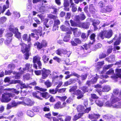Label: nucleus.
<instances>
[{
    "mask_svg": "<svg viewBox=\"0 0 121 121\" xmlns=\"http://www.w3.org/2000/svg\"><path fill=\"white\" fill-rule=\"evenodd\" d=\"M89 9L90 11L92 13H94L95 11L94 7L92 4L90 5Z\"/></svg>",
    "mask_w": 121,
    "mask_h": 121,
    "instance_id": "obj_24",
    "label": "nucleus"
},
{
    "mask_svg": "<svg viewBox=\"0 0 121 121\" xmlns=\"http://www.w3.org/2000/svg\"><path fill=\"white\" fill-rule=\"evenodd\" d=\"M5 90H7L8 91H11L12 92L15 93L17 94H18L19 93V92L17 91V90L14 88H8L5 89Z\"/></svg>",
    "mask_w": 121,
    "mask_h": 121,
    "instance_id": "obj_29",
    "label": "nucleus"
},
{
    "mask_svg": "<svg viewBox=\"0 0 121 121\" xmlns=\"http://www.w3.org/2000/svg\"><path fill=\"white\" fill-rule=\"evenodd\" d=\"M77 89V87L76 86H74L72 87L69 90V91L70 92H73L74 93L76 91V90Z\"/></svg>",
    "mask_w": 121,
    "mask_h": 121,
    "instance_id": "obj_42",
    "label": "nucleus"
},
{
    "mask_svg": "<svg viewBox=\"0 0 121 121\" xmlns=\"http://www.w3.org/2000/svg\"><path fill=\"white\" fill-rule=\"evenodd\" d=\"M34 45L35 46H36L37 48L40 49H41L43 47L41 43H40L38 42L35 43L34 44Z\"/></svg>",
    "mask_w": 121,
    "mask_h": 121,
    "instance_id": "obj_33",
    "label": "nucleus"
},
{
    "mask_svg": "<svg viewBox=\"0 0 121 121\" xmlns=\"http://www.w3.org/2000/svg\"><path fill=\"white\" fill-rule=\"evenodd\" d=\"M12 39H9L8 38L6 39V40L5 42V44L7 46H9L10 45Z\"/></svg>",
    "mask_w": 121,
    "mask_h": 121,
    "instance_id": "obj_43",
    "label": "nucleus"
},
{
    "mask_svg": "<svg viewBox=\"0 0 121 121\" xmlns=\"http://www.w3.org/2000/svg\"><path fill=\"white\" fill-rule=\"evenodd\" d=\"M56 97L59 99L61 101H64L67 98V97L66 96H56Z\"/></svg>",
    "mask_w": 121,
    "mask_h": 121,
    "instance_id": "obj_37",
    "label": "nucleus"
},
{
    "mask_svg": "<svg viewBox=\"0 0 121 121\" xmlns=\"http://www.w3.org/2000/svg\"><path fill=\"white\" fill-rule=\"evenodd\" d=\"M114 73L113 70L112 69H110L106 73V74L108 75L112 74Z\"/></svg>",
    "mask_w": 121,
    "mask_h": 121,
    "instance_id": "obj_57",
    "label": "nucleus"
},
{
    "mask_svg": "<svg viewBox=\"0 0 121 121\" xmlns=\"http://www.w3.org/2000/svg\"><path fill=\"white\" fill-rule=\"evenodd\" d=\"M14 95L12 93H4L2 95L1 101L2 102H8L11 100L10 97H13Z\"/></svg>",
    "mask_w": 121,
    "mask_h": 121,
    "instance_id": "obj_3",
    "label": "nucleus"
},
{
    "mask_svg": "<svg viewBox=\"0 0 121 121\" xmlns=\"http://www.w3.org/2000/svg\"><path fill=\"white\" fill-rule=\"evenodd\" d=\"M27 115L30 117H32L34 115L33 112L30 110H28L27 111Z\"/></svg>",
    "mask_w": 121,
    "mask_h": 121,
    "instance_id": "obj_31",
    "label": "nucleus"
},
{
    "mask_svg": "<svg viewBox=\"0 0 121 121\" xmlns=\"http://www.w3.org/2000/svg\"><path fill=\"white\" fill-rule=\"evenodd\" d=\"M51 73L50 71L48 69H46L45 68H43L41 70L42 77L43 79H46L50 74Z\"/></svg>",
    "mask_w": 121,
    "mask_h": 121,
    "instance_id": "obj_7",
    "label": "nucleus"
},
{
    "mask_svg": "<svg viewBox=\"0 0 121 121\" xmlns=\"http://www.w3.org/2000/svg\"><path fill=\"white\" fill-rule=\"evenodd\" d=\"M110 90V87L108 86H105L104 87L102 91L103 92H108Z\"/></svg>",
    "mask_w": 121,
    "mask_h": 121,
    "instance_id": "obj_28",
    "label": "nucleus"
},
{
    "mask_svg": "<svg viewBox=\"0 0 121 121\" xmlns=\"http://www.w3.org/2000/svg\"><path fill=\"white\" fill-rule=\"evenodd\" d=\"M112 10V7L109 5L104 4L101 10V12L102 13H106L110 12Z\"/></svg>",
    "mask_w": 121,
    "mask_h": 121,
    "instance_id": "obj_6",
    "label": "nucleus"
},
{
    "mask_svg": "<svg viewBox=\"0 0 121 121\" xmlns=\"http://www.w3.org/2000/svg\"><path fill=\"white\" fill-rule=\"evenodd\" d=\"M26 70L24 68L22 69V68H20L19 69V72L18 73H17L15 72H13V74L16 75L15 77L14 78L16 79L19 78L21 76V75L24 73V71Z\"/></svg>",
    "mask_w": 121,
    "mask_h": 121,
    "instance_id": "obj_8",
    "label": "nucleus"
},
{
    "mask_svg": "<svg viewBox=\"0 0 121 121\" xmlns=\"http://www.w3.org/2000/svg\"><path fill=\"white\" fill-rule=\"evenodd\" d=\"M24 106H31L33 105L35 103L34 102L30 99L28 98L24 99Z\"/></svg>",
    "mask_w": 121,
    "mask_h": 121,
    "instance_id": "obj_10",
    "label": "nucleus"
},
{
    "mask_svg": "<svg viewBox=\"0 0 121 121\" xmlns=\"http://www.w3.org/2000/svg\"><path fill=\"white\" fill-rule=\"evenodd\" d=\"M64 7H67L69 6V3L68 0H64Z\"/></svg>",
    "mask_w": 121,
    "mask_h": 121,
    "instance_id": "obj_49",
    "label": "nucleus"
},
{
    "mask_svg": "<svg viewBox=\"0 0 121 121\" xmlns=\"http://www.w3.org/2000/svg\"><path fill=\"white\" fill-rule=\"evenodd\" d=\"M56 53L58 55H60L62 53L67 54L68 57L69 56L71 53L70 52L67 51L66 50H64L63 49H59L56 51Z\"/></svg>",
    "mask_w": 121,
    "mask_h": 121,
    "instance_id": "obj_9",
    "label": "nucleus"
},
{
    "mask_svg": "<svg viewBox=\"0 0 121 121\" xmlns=\"http://www.w3.org/2000/svg\"><path fill=\"white\" fill-rule=\"evenodd\" d=\"M50 93L52 94H55L57 93V91L53 89H50L49 90Z\"/></svg>",
    "mask_w": 121,
    "mask_h": 121,
    "instance_id": "obj_62",
    "label": "nucleus"
},
{
    "mask_svg": "<svg viewBox=\"0 0 121 121\" xmlns=\"http://www.w3.org/2000/svg\"><path fill=\"white\" fill-rule=\"evenodd\" d=\"M60 28L61 30L63 31H67L68 30V28H66L65 26L64 25L61 26Z\"/></svg>",
    "mask_w": 121,
    "mask_h": 121,
    "instance_id": "obj_48",
    "label": "nucleus"
},
{
    "mask_svg": "<svg viewBox=\"0 0 121 121\" xmlns=\"http://www.w3.org/2000/svg\"><path fill=\"white\" fill-rule=\"evenodd\" d=\"M13 35V34L11 33H8L6 35V37L7 39L8 38L9 39H12V37Z\"/></svg>",
    "mask_w": 121,
    "mask_h": 121,
    "instance_id": "obj_38",
    "label": "nucleus"
},
{
    "mask_svg": "<svg viewBox=\"0 0 121 121\" xmlns=\"http://www.w3.org/2000/svg\"><path fill=\"white\" fill-rule=\"evenodd\" d=\"M76 21L77 22H74L72 20H70V22L71 24V25L72 26H76L78 23L79 22V16H77L75 17V19Z\"/></svg>",
    "mask_w": 121,
    "mask_h": 121,
    "instance_id": "obj_15",
    "label": "nucleus"
},
{
    "mask_svg": "<svg viewBox=\"0 0 121 121\" xmlns=\"http://www.w3.org/2000/svg\"><path fill=\"white\" fill-rule=\"evenodd\" d=\"M101 46L102 45L100 43L97 44H96L94 48H95V49H94V50H95L97 49L100 48Z\"/></svg>",
    "mask_w": 121,
    "mask_h": 121,
    "instance_id": "obj_61",
    "label": "nucleus"
},
{
    "mask_svg": "<svg viewBox=\"0 0 121 121\" xmlns=\"http://www.w3.org/2000/svg\"><path fill=\"white\" fill-rule=\"evenodd\" d=\"M121 100V91L120 95L118 97L113 98L111 101H108L105 104V105L107 107H111L116 108L119 107L116 104V102Z\"/></svg>",
    "mask_w": 121,
    "mask_h": 121,
    "instance_id": "obj_1",
    "label": "nucleus"
},
{
    "mask_svg": "<svg viewBox=\"0 0 121 121\" xmlns=\"http://www.w3.org/2000/svg\"><path fill=\"white\" fill-rule=\"evenodd\" d=\"M77 109L78 112H84V107L81 105H79L77 106Z\"/></svg>",
    "mask_w": 121,
    "mask_h": 121,
    "instance_id": "obj_27",
    "label": "nucleus"
},
{
    "mask_svg": "<svg viewBox=\"0 0 121 121\" xmlns=\"http://www.w3.org/2000/svg\"><path fill=\"white\" fill-rule=\"evenodd\" d=\"M9 30L15 34V36L17 38L19 39L21 37V34L18 32V30L17 28H14V26H11L9 28Z\"/></svg>",
    "mask_w": 121,
    "mask_h": 121,
    "instance_id": "obj_5",
    "label": "nucleus"
},
{
    "mask_svg": "<svg viewBox=\"0 0 121 121\" xmlns=\"http://www.w3.org/2000/svg\"><path fill=\"white\" fill-rule=\"evenodd\" d=\"M66 90V88H62L58 89L57 90L58 92L59 93H62L65 92Z\"/></svg>",
    "mask_w": 121,
    "mask_h": 121,
    "instance_id": "obj_59",
    "label": "nucleus"
},
{
    "mask_svg": "<svg viewBox=\"0 0 121 121\" xmlns=\"http://www.w3.org/2000/svg\"><path fill=\"white\" fill-rule=\"evenodd\" d=\"M42 59L44 63H47L49 59V56L45 55H44L42 56Z\"/></svg>",
    "mask_w": 121,
    "mask_h": 121,
    "instance_id": "obj_19",
    "label": "nucleus"
},
{
    "mask_svg": "<svg viewBox=\"0 0 121 121\" xmlns=\"http://www.w3.org/2000/svg\"><path fill=\"white\" fill-rule=\"evenodd\" d=\"M121 91L119 92V90L118 89H114L113 91V94L116 96L114 98L116 97H118L119 95L120 92Z\"/></svg>",
    "mask_w": 121,
    "mask_h": 121,
    "instance_id": "obj_21",
    "label": "nucleus"
},
{
    "mask_svg": "<svg viewBox=\"0 0 121 121\" xmlns=\"http://www.w3.org/2000/svg\"><path fill=\"white\" fill-rule=\"evenodd\" d=\"M35 88L37 90H39L40 91H45L47 90L46 89L42 88L38 86L36 87Z\"/></svg>",
    "mask_w": 121,
    "mask_h": 121,
    "instance_id": "obj_55",
    "label": "nucleus"
},
{
    "mask_svg": "<svg viewBox=\"0 0 121 121\" xmlns=\"http://www.w3.org/2000/svg\"><path fill=\"white\" fill-rule=\"evenodd\" d=\"M112 30H110L108 31H104V36L108 38L112 36Z\"/></svg>",
    "mask_w": 121,
    "mask_h": 121,
    "instance_id": "obj_13",
    "label": "nucleus"
},
{
    "mask_svg": "<svg viewBox=\"0 0 121 121\" xmlns=\"http://www.w3.org/2000/svg\"><path fill=\"white\" fill-rule=\"evenodd\" d=\"M100 115L99 114H94V115L92 114H89V117L90 119H92L93 118H98V117L100 116Z\"/></svg>",
    "mask_w": 121,
    "mask_h": 121,
    "instance_id": "obj_22",
    "label": "nucleus"
},
{
    "mask_svg": "<svg viewBox=\"0 0 121 121\" xmlns=\"http://www.w3.org/2000/svg\"><path fill=\"white\" fill-rule=\"evenodd\" d=\"M40 58L37 56H35L33 58V62L34 63H35L37 62L40 61Z\"/></svg>",
    "mask_w": 121,
    "mask_h": 121,
    "instance_id": "obj_25",
    "label": "nucleus"
},
{
    "mask_svg": "<svg viewBox=\"0 0 121 121\" xmlns=\"http://www.w3.org/2000/svg\"><path fill=\"white\" fill-rule=\"evenodd\" d=\"M98 78V76H96V77H94L92 78L91 80V83L93 84L96 83L97 81V79Z\"/></svg>",
    "mask_w": 121,
    "mask_h": 121,
    "instance_id": "obj_46",
    "label": "nucleus"
},
{
    "mask_svg": "<svg viewBox=\"0 0 121 121\" xmlns=\"http://www.w3.org/2000/svg\"><path fill=\"white\" fill-rule=\"evenodd\" d=\"M48 87H50L51 86L52 84L51 82L48 80H47L44 83Z\"/></svg>",
    "mask_w": 121,
    "mask_h": 121,
    "instance_id": "obj_45",
    "label": "nucleus"
},
{
    "mask_svg": "<svg viewBox=\"0 0 121 121\" xmlns=\"http://www.w3.org/2000/svg\"><path fill=\"white\" fill-rule=\"evenodd\" d=\"M74 95H76L79 96L77 97V98L78 99H79L82 98L83 96V94L80 90H78L75 91L74 93H73Z\"/></svg>",
    "mask_w": 121,
    "mask_h": 121,
    "instance_id": "obj_11",
    "label": "nucleus"
},
{
    "mask_svg": "<svg viewBox=\"0 0 121 121\" xmlns=\"http://www.w3.org/2000/svg\"><path fill=\"white\" fill-rule=\"evenodd\" d=\"M75 42L77 44H80L81 43V41L78 38H76L74 39Z\"/></svg>",
    "mask_w": 121,
    "mask_h": 121,
    "instance_id": "obj_53",
    "label": "nucleus"
},
{
    "mask_svg": "<svg viewBox=\"0 0 121 121\" xmlns=\"http://www.w3.org/2000/svg\"><path fill=\"white\" fill-rule=\"evenodd\" d=\"M32 65H30L29 63H27L26 64L25 67L24 68L26 70H28L32 72V74H33V70L31 69Z\"/></svg>",
    "mask_w": 121,
    "mask_h": 121,
    "instance_id": "obj_18",
    "label": "nucleus"
},
{
    "mask_svg": "<svg viewBox=\"0 0 121 121\" xmlns=\"http://www.w3.org/2000/svg\"><path fill=\"white\" fill-rule=\"evenodd\" d=\"M40 95H41L44 98L46 97L48 95V94L47 92H45L44 93H40Z\"/></svg>",
    "mask_w": 121,
    "mask_h": 121,
    "instance_id": "obj_50",
    "label": "nucleus"
},
{
    "mask_svg": "<svg viewBox=\"0 0 121 121\" xmlns=\"http://www.w3.org/2000/svg\"><path fill=\"white\" fill-rule=\"evenodd\" d=\"M20 44L22 47L21 51L23 53H24L25 59H28L29 56V46L23 43H21Z\"/></svg>",
    "mask_w": 121,
    "mask_h": 121,
    "instance_id": "obj_2",
    "label": "nucleus"
},
{
    "mask_svg": "<svg viewBox=\"0 0 121 121\" xmlns=\"http://www.w3.org/2000/svg\"><path fill=\"white\" fill-rule=\"evenodd\" d=\"M45 7L43 6L39 8V10L38 11L42 13L44 11H45Z\"/></svg>",
    "mask_w": 121,
    "mask_h": 121,
    "instance_id": "obj_54",
    "label": "nucleus"
},
{
    "mask_svg": "<svg viewBox=\"0 0 121 121\" xmlns=\"http://www.w3.org/2000/svg\"><path fill=\"white\" fill-rule=\"evenodd\" d=\"M58 78V74L55 72L53 73L52 76V78L53 81L57 80Z\"/></svg>",
    "mask_w": 121,
    "mask_h": 121,
    "instance_id": "obj_26",
    "label": "nucleus"
},
{
    "mask_svg": "<svg viewBox=\"0 0 121 121\" xmlns=\"http://www.w3.org/2000/svg\"><path fill=\"white\" fill-rule=\"evenodd\" d=\"M104 31H102L98 35L99 38H100L102 39H104Z\"/></svg>",
    "mask_w": 121,
    "mask_h": 121,
    "instance_id": "obj_41",
    "label": "nucleus"
},
{
    "mask_svg": "<svg viewBox=\"0 0 121 121\" xmlns=\"http://www.w3.org/2000/svg\"><path fill=\"white\" fill-rule=\"evenodd\" d=\"M15 67V65L13 64H11L9 65L8 66V67L9 68L11 69H13Z\"/></svg>",
    "mask_w": 121,
    "mask_h": 121,
    "instance_id": "obj_64",
    "label": "nucleus"
},
{
    "mask_svg": "<svg viewBox=\"0 0 121 121\" xmlns=\"http://www.w3.org/2000/svg\"><path fill=\"white\" fill-rule=\"evenodd\" d=\"M114 56L112 55L109 57L106 58L105 59L106 61H108L109 62L114 61Z\"/></svg>",
    "mask_w": 121,
    "mask_h": 121,
    "instance_id": "obj_32",
    "label": "nucleus"
},
{
    "mask_svg": "<svg viewBox=\"0 0 121 121\" xmlns=\"http://www.w3.org/2000/svg\"><path fill=\"white\" fill-rule=\"evenodd\" d=\"M6 5H4L3 6V12H4L6 9L9 8V1L8 0L6 1Z\"/></svg>",
    "mask_w": 121,
    "mask_h": 121,
    "instance_id": "obj_34",
    "label": "nucleus"
},
{
    "mask_svg": "<svg viewBox=\"0 0 121 121\" xmlns=\"http://www.w3.org/2000/svg\"><path fill=\"white\" fill-rule=\"evenodd\" d=\"M104 61L100 62H98L97 63V67L98 68H99L101 67V66L103 65L104 64Z\"/></svg>",
    "mask_w": 121,
    "mask_h": 121,
    "instance_id": "obj_47",
    "label": "nucleus"
},
{
    "mask_svg": "<svg viewBox=\"0 0 121 121\" xmlns=\"http://www.w3.org/2000/svg\"><path fill=\"white\" fill-rule=\"evenodd\" d=\"M73 79H70L69 81L66 82L65 83L64 86H67L71 84L72 83Z\"/></svg>",
    "mask_w": 121,
    "mask_h": 121,
    "instance_id": "obj_40",
    "label": "nucleus"
},
{
    "mask_svg": "<svg viewBox=\"0 0 121 121\" xmlns=\"http://www.w3.org/2000/svg\"><path fill=\"white\" fill-rule=\"evenodd\" d=\"M54 108L56 109H58L59 108H62V105L61 104V102L60 101L57 102L55 104Z\"/></svg>",
    "mask_w": 121,
    "mask_h": 121,
    "instance_id": "obj_23",
    "label": "nucleus"
},
{
    "mask_svg": "<svg viewBox=\"0 0 121 121\" xmlns=\"http://www.w3.org/2000/svg\"><path fill=\"white\" fill-rule=\"evenodd\" d=\"M74 97V95H73L70 96L69 98L66 100V102L68 104L70 103L71 102V101L73 100V98Z\"/></svg>",
    "mask_w": 121,
    "mask_h": 121,
    "instance_id": "obj_35",
    "label": "nucleus"
},
{
    "mask_svg": "<svg viewBox=\"0 0 121 121\" xmlns=\"http://www.w3.org/2000/svg\"><path fill=\"white\" fill-rule=\"evenodd\" d=\"M116 71L117 72V75L113 77H111L112 78H113V79H116L118 77L120 78H121V69H117Z\"/></svg>",
    "mask_w": 121,
    "mask_h": 121,
    "instance_id": "obj_17",
    "label": "nucleus"
},
{
    "mask_svg": "<svg viewBox=\"0 0 121 121\" xmlns=\"http://www.w3.org/2000/svg\"><path fill=\"white\" fill-rule=\"evenodd\" d=\"M30 37V35H28L27 34H25L22 35V39L23 40L27 41L28 42H30L31 40Z\"/></svg>",
    "mask_w": 121,
    "mask_h": 121,
    "instance_id": "obj_12",
    "label": "nucleus"
},
{
    "mask_svg": "<svg viewBox=\"0 0 121 121\" xmlns=\"http://www.w3.org/2000/svg\"><path fill=\"white\" fill-rule=\"evenodd\" d=\"M83 113H80L76 115L74 117L73 119V121H75L79 118L82 115Z\"/></svg>",
    "mask_w": 121,
    "mask_h": 121,
    "instance_id": "obj_20",
    "label": "nucleus"
},
{
    "mask_svg": "<svg viewBox=\"0 0 121 121\" xmlns=\"http://www.w3.org/2000/svg\"><path fill=\"white\" fill-rule=\"evenodd\" d=\"M91 109V107H89L86 108V109H84V112H82L83 114L84 113H88L90 111Z\"/></svg>",
    "mask_w": 121,
    "mask_h": 121,
    "instance_id": "obj_51",
    "label": "nucleus"
},
{
    "mask_svg": "<svg viewBox=\"0 0 121 121\" xmlns=\"http://www.w3.org/2000/svg\"><path fill=\"white\" fill-rule=\"evenodd\" d=\"M42 29H40L39 30H38L37 31V35H39L41 36L42 34Z\"/></svg>",
    "mask_w": 121,
    "mask_h": 121,
    "instance_id": "obj_63",
    "label": "nucleus"
},
{
    "mask_svg": "<svg viewBox=\"0 0 121 121\" xmlns=\"http://www.w3.org/2000/svg\"><path fill=\"white\" fill-rule=\"evenodd\" d=\"M92 25L94 27V30H96L98 29L96 26L98 25L100 23V22L98 20H93L92 21Z\"/></svg>",
    "mask_w": 121,
    "mask_h": 121,
    "instance_id": "obj_16",
    "label": "nucleus"
},
{
    "mask_svg": "<svg viewBox=\"0 0 121 121\" xmlns=\"http://www.w3.org/2000/svg\"><path fill=\"white\" fill-rule=\"evenodd\" d=\"M95 102L96 104L99 107L102 106L103 105V103L99 100L96 99Z\"/></svg>",
    "mask_w": 121,
    "mask_h": 121,
    "instance_id": "obj_30",
    "label": "nucleus"
},
{
    "mask_svg": "<svg viewBox=\"0 0 121 121\" xmlns=\"http://www.w3.org/2000/svg\"><path fill=\"white\" fill-rule=\"evenodd\" d=\"M13 13L15 16L18 18L19 17H20V14L19 12H13Z\"/></svg>",
    "mask_w": 121,
    "mask_h": 121,
    "instance_id": "obj_52",
    "label": "nucleus"
},
{
    "mask_svg": "<svg viewBox=\"0 0 121 121\" xmlns=\"http://www.w3.org/2000/svg\"><path fill=\"white\" fill-rule=\"evenodd\" d=\"M60 22L59 20L58 19H56L54 21V25L56 26L59 25Z\"/></svg>",
    "mask_w": 121,
    "mask_h": 121,
    "instance_id": "obj_60",
    "label": "nucleus"
},
{
    "mask_svg": "<svg viewBox=\"0 0 121 121\" xmlns=\"http://www.w3.org/2000/svg\"><path fill=\"white\" fill-rule=\"evenodd\" d=\"M112 46L109 47L108 49L107 53L108 54L112 52Z\"/></svg>",
    "mask_w": 121,
    "mask_h": 121,
    "instance_id": "obj_56",
    "label": "nucleus"
},
{
    "mask_svg": "<svg viewBox=\"0 0 121 121\" xmlns=\"http://www.w3.org/2000/svg\"><path fill=\"white\" fill-rule=\"evenodd\" d=\"M6 20V18L5 17H1L0 20V22L3 23L5 22Z\"/></svg>",
    "mask_w": 121,
    "mask_h": 121,
    "instance_id": "obj_58",
    "label": "nucleus"
},
{
    "mask_svg": "<svg viewBox=\"0 0 121 121\" xmlns=\"http://www.w3.org/2000/svg\"><path fill=\"white\" fill-rule=\"evenodd\" d=\"M70 30L68 31L67 33L69 34H71L72 33L71 30L73 31L74 35L75 37L79 36L81 34V32L80 30L78 29L77 28H70Z\"/></svg>",
    "mask_w": 121,
    "mask_h": 121,
    "instance_id": "obj_4",
    "label": "nucleus"
},
{
    "mask_svg": "<svg viewBox=\"0 0 121 121\" xmlns=\"http://www.w3.org/2000/svg\"><path fill=\"white\" fill-rule=\"evenodd\" d=\"M70 39V35H69L68 34L65 36L64 38V41L66 42H68L69 40Z\"/></svg>",
    "mask_w": 121,
    "mask_h": 121,
    "instance_id": "obj_44",
    "label": "nucleus"
},
{
    "mask_svg": "<svg viewBox=\"0 0 121 121\" xmlns=\"http://www.w3.org/2000/svg\"><path fill=\"white\" fill-rule=\"evenodd\" d=\"M52 114L54 116H58L57 118H60V117L62 116L60 114H59V113L58 112H55L54 111H52Z\"/></svg>",
    "mask_w": 121,
    "mask_h": 121,
    "instance_id": "obj_39",
    "label": "nucleus"
},
{
    "mask_svg": "<svg viewBox=\"0 0 121 121\" xmlns=\"http://www.w3.org/2000/svg\"><path fill=\"white\" fill-rule=\"evenodd\" d=\"M90 24L89 23H83L82 24V27L83 28L86 29H88L89 28Z\"/></svg>",
    "mask_w": 121,
    "mask_h": 121,
    "instance_id": "obj_36",
    "label": "nucleus"
},
{
    "mask_svg": "<svg viewBox=\"0 0 121 121\" xmlns=\"http://www.w3.org/2000/svg\"><path fill=\"white\" fill-rule=\"evenodd\" d=\"M20 81L19 80H13L12 81V83L13 84H16L17 83H20V84L21 86L22 87L21 88H26L28 87V86L25 85V84H22V83H20Z\"/></svg>",
    "mask_w": 121,
    "mask_h": 121,
    "instance_id": "obj_14",
    "label": "nucleus"
}]
</instances>
